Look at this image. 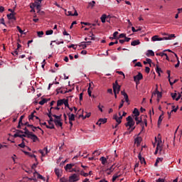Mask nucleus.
I'll list each match as a JSON object with an SVG mask.
<instances>
[{
	"label": "nucleus",
	"mask_w": 182,
	"mask_h": 182,
	"mask_svg": "<svg viewBox=\"0 0 182 182\" xmlns=\"http://www.w3.org/2000/svg\"><path fill=\"white\" fill-rule=\"evenodd\" d=\"M155 141L156 143V149L154 152V154H157V153H159V154H162L163 151V141L161 139H158L157 137H155Z\"/></svg>",
	"instance_id": "1"
},
{
	"label": "nucleus",
	"mask_w": 182,
	"mask_h": 182,
	"mask_svg": "<svg viewBox=\"0 0 182 182\" xmlns=\"http://www.w3.org/2000/svg\"><path fill=\"white\" fill-rule=\"evenodd\" d=\"M127 123L125 124V126L127 127H129L128 130H130V133H132V132H133V130H134V129H136V127H133L134 126V121L133 120V118L131 116H129L128 117H127Z\"/></svg>",
	"instance_id": "2"
},
{
	"label": "nucleus",
	"mask_w": 182,
	"mask_h": 182,
	"mask_svg": "<svg viewBox=\"0 0 182 182\" xmlns=\"http://www.w3.org/2000/svg\"><path fill=\"white\" fill-rule=\"evenodd\" d=\"M53 117H54V123L57 127H61L63 126V122H62V114L56 115L53 114Z\"/></svg>",
	"instance_id": "3"
},
{
	"label": "nucleus",
	"mask_w": 182,
	"mask_h": 182,
	"mask_svg": "<svg viewBox=\"0 0 182 182\" xmlns=\"http://www.w3.org/2000/svg\"><path fill=\"white\" fill-rule=\"evenodd\" d=\"M121 86L119 85V82L115 81V83L113 84V90L115 99H117V95L120 92Z\"/></svg>",
	"instance_id": "4"
},
{
	"label": "nucleus",
	"mask_w": 182,
	"mask_h": 182,
	"mask_svg": "<svg viewBox=\"0 0 182 182\" xmlns=\"http://www.w3.org/2000/svg\"><path fill=\"white\" fill-rule=\"evenodd\" d=\"M27 137L28 139H31V140H33V143H36V141H39V138L38 136L33 134V132H27Z\"/></svg>",
	"instance_id": "5"
},
{
	"label": "nucleus",
	"mask_w": 182,
	"mask_h": 182,
	"mask_svg": "<svg viewBox=\"0 0 182 182\" xmlns=\"http://www.w3.org/2000/svg\"><path fill=\"white\" fill-rule=\"evenodd\" d=\"M79 180H80V176L76 173H73L69 176L70 182H77L79 181Z\"/></svg>",
	"instance_id": "6"
},
{
	"label": "nucleus",
	"mask_w": 182,
	"mask_h": 182,
	"mask_svg": "<svg viewBox=\"0 0 182 182\" xmlns=\"http://www.w3.org/2000/svg\"><path fill=\"white\" fill-rule=\"evenodd\" d=\"M143 79V74L141 73H139L138 75L134 76V82L136 83V85H139L140 82V80Z\"/></svg>",
	"instance_id": "7"
},
{
	"label": "nucleus",
	"mask_w": 182,
	"mask_h": 182,
	"mask_svg": "<svg viewBox=\"0 0 182 182\" xmlns=\"http://www.w3.org/2000/svg\"><path fill=\"white\" fill-rule=\"evenodd\" d=\"M68 120H69V124H70V127H73V122H75V114L68 113Z\"/></svg>",
	"instance_id": "8"
},
{
	"label": "nucleus",
	"mask_w": 182,
	"mask_h": 182,
	"mask_svg": "<svg viewBox=\"0 0 182 182\" xmlns=\"http://www.w3.org/2000/svg\"><path fill=\"white\" fill-rule=\"evenodd\" d=\"M119 117L117 116V114H114L113 116L114 120H115L117 123V124H120L122 123V119H123V116H122V114L119 112Z\"/></svg>",
	"instance_id": "9"
},
{
	"label": "nucleus",
	"mask_w": 182,
	"mask_h": 182,
	"mask_svg": "<svg viewBox=\"0 0 182 182\" xmlns=\"http://www.w3.org/2000/svg\"><path fill=\"white\" fill-rule=\"evenodd\" d=\"M56 92H57V95H59V93H61V95H65V93H68V88H65V87L58 88L56 90Z\"/></svg>",
	"instance_id": "10"
},
{
	"label": "nucleus",
	"mask_w": 182,
	"mask_h": 182,
	"mask_svg": "<svg viewBox=\"0 0 182 182\" xmlns=\"http://www.w3.org/2000/svg\"><path fill=\"white\" fill-rule=\"evenodd\" d=\"M39 153H41L42 157H45L48 153H49V151H48V147H44L43 149H40L38 151Z\"/></svg>",
	"instance_id": "11"
},
{
	"label": "nucleus",
	"mask_w": 182,
	"mask_h": 182,
	"mask_svg": "<svg viewBox=\"0 0 182 182\" xmlns=\"http://www.w3.org/2000/svg\"><path fill=\"white\" fill-rule=\"evenodd\" d=\"M107 123V118H100L98 122L96 123L98 126H102V124H105Z\"/></svg>",
	"instance_id": "12"
},
{
	"label": "nucleus",
	"mask_w": 182,
	"mask_h": 182,
	"mask_svg": "<svg viewBox=\"0 0 182 182\" xmlns=\"http://www.w3.org/2000/svg\"><path fill=\"white\" fill-rule=\"evenodd\" d=\"M139 124L141 127V132H144V126L147 127V119H144L141 123H139Z\"/></svg>",
	"instance_id": "13"
},
{
	"label": "nucleus",
	"mask_w": 182,
	"mask_h": 182,
	"mask_svg": "<svg viewBox=\"0 0 182 182\" xmlns=\"http://www.w3.org/2000/svg\"><path fill=\"white\" fill-rule=\"evenodd\" d=\"M121 95H122V96H124V99H125V102L127 103V105H130V100H129V95H127V93H126V92L124 91H122L121 92Z\"/></svg>",
	"instance_id": "14"
},
{
	"label": "nucleus",
	"mask_w": 182,
	"mask_h": 182,
	"mask_svg": "<svg viewBox=\"0 0 182 182\" xmlns=\"http://www.w3.org/2000/svg\"><path fill=\"white\" fill-rule=\"evenodd\" d=\"M171 96L173 100H176V102H178V100H180V98L181 97V94H178V96L177 97V93H171Z\"/></svg>",
	"instance_id": "15"
},
{
	"label": "nucleus",
	"mask_w": 182,
	"mask_h": 182,
	"mask_svg": "<svg viewBox=\"0 0 182 182\" xmlns=\"http://www.w3.org/2000/svg\"><path fill=\"white\" fill-rule=\"evenodd\" d=\"M16 15V13H10L7 14V18L9 21L12 19L14 21H16V17H15Z\"/></svg>",
	"instance_id": "16"
},
{
	"label": "nucleus",
	"mask_w": 182,
	"mask_h": 182,
	"mask_svg": "<svg viewBox=\"0 0 182 182\" xmlns=\"http://www.w3.org/2000/svg\"><path fill=\"white\" fill-rule=\"evenodd\" d=\"M75 166V164H68L65 166V171H70L72 168Z\"/></svg>",
	"instance_id": "17"
},
{
	"label": "nucleus",
	"mask_w": 182,
	"mask_h": 182,
	"mask_svg": "<svg viewBox=\"0 0 182 182\" xmlns=\"http://www.w3.org/2000/svg\"><path fill=\"white\" fill-rule=\"evenodd\" d=\"M90 43H92V41L82 42V43L80 45V48L85 49V48H87V45H90Z\"/></svg>",
	"instance_id": "18"
},
{
	"label": "nucleus",
	"mask_w": 182,
	"mask_h": 182,
	"mask_svg": "<svg viewBox=\"0 0 182 182\" xmlns=\"http://www.w3.org/2000/svg\"><path fill=\"white\" fill-rule=\"evenodd\" d=\"M157 41H164V38H160V37H159V36H154L151 38V41L152 42H156Z\"/></svg>",
	"instance_id": "19"
},
{
	"label": "nucleus",
	"mask_w": 182,
	"mask_h": 182,
	"mask_svg": "<svg viewBox=\"0 0 182 182\" xmlns=\"http://www.w3.org/2000/svg\"><path fill=\"white\" fill-rule=\"evenodd\" d=\"M138 159L140 161L141 164H146V159H144V158L141 156V153L138 154Z\"/></svg>",
	"instance_id": "20"
},
{
	"label": "nucleus",
	"mask_w": 182,
	"mask_h": 182,
	"mask_svg": "<svg viewBox=\"0 0 182 182\" xmlns=\"http://www.w3.org/2000/svg\"><path fill=\"white\" fill-rule=\"evenodd\" d=\"M141 137L140 136H137L135 139H134V143L135 144H136L137 147H139V146H140V143H141Z\"/></svg>",
	"instance_id": "21"
},
{
	"label": "nucleus",
	"mask_w": 182,
	"mask_h": 182,
	"mask_svg": "<svg viewBox=\"0 0 182 182\" xmlns=\"http://www.w3.org/2000/svg\"><path fill=\"white\" fill-rule=\"evenodd\" d=\"M25 125L27 126V127H31V129L33 132H36V127H34L33 124H29V123H28V122H26Z\"/></svg>",
	"instance_id": "22"
},
{
	"label": "nucleus",
	"mask_w": 182,
	"mask_h": 182,
	"mask_svg": "<svg viewBox=\"0 0 182 182\" xmlns=\"http://www.w3.org/2000/svg\"><path fill=\"white\" fill-rule=\"evenodd\" d=\"M35 113H36V111H33L29 116H28V120L31 122V120H33L35 119Z\"/></svg>",
	"instance_id": "23"
},
{
	"label": "nucleus",
	"mask_w": 182,
	"mask_h": 182,
	"mask_svg": "<svg viewBox=\"0 0 182 182\" xmlns=\"http://www.w3.org/2000/svg\"><path fill=\"white\" fill-rule=\"evenodd\" d=\"M33 174H38V178H39L40 180H43V181H46V178L43 177L42 175H41V173H38V172H34Z\"/></svg>",
	"instance_id": "24"
},
{
	"label": "nucleus",
	"mask_w": 182,
	"mask_h": 182,
	"mask_svg": "<svg viewBox=\"0 0 182 182\" xmlns=\"http://www.w3.org/2000/svg\"><path fill=\"white\" fill-rule=\"evenodd\" d=\"M156 72L158 73L159 76H161V73H163V70H161V68L159 67V65H156Z\"/></svg>",
	"instance_id": "25"
},
{
	"label": "nucleus",
	"mask_w": 182,
	"mask_h": 182,
	"mask_svg": "<svg viewBox=\"0 0 182 182\" xmlns=\"http://www.w3.org/2000/svg\"><path fill=\"white\" fill-rule=\"evenodd\" d=\"M133 113L134 114L135 117H139V116H140V112H139L137 108H134Z\"/></svg>",
	"instance_id": "26"
},
{
	"label": "nucleus",
	"mask_w": 182,
	"mask_h": 182,
	"mask_svg": "<svg viewBox=\"0 0 182 182\" xmlns=\"http://www.w3.org/2000/svg\"><path fill=\"white\" fill-rule=\"evenodd\" d=\"M131 45H132V46H137V45H140V41H139V40L133 41L131 43Z\"/></svg>",
	"instance_id": "27"
},
{
	"label": "nucleus",
	"mask_w": 182,
	"mask_h": 182,
	"mask_svg": "<svg viewBox=\"0 0 182 182\" xmlns=\"http://www.w3.org/2000/svg\"><path fill=\"white\" fill-rule=\"evenodd\" d=\"M100 160L102 162V164L105 165L107 163V159H106V157L105 156H102L100 159Z\"/></svg>",
	"instance_id": "28"
},
{
	"label": "nucleus",
	"mask_w": 182,
	"mask_h": 182,
	"mask_svg": "<svg viewBox=\"0 0 182 182\" xmlns=\"http://www.w3.org/2000/svg\"><path fill=\"white\" fill-rule=\"evenodd\" d=\"M106 18H107V16L106 14H102V16L100 18L101 22L102 23H106Z\"/></svg>",
	"instance_id": "29"
},
{
	"label": "nucleus",
	"mask_w": 182,
	"mask_h": 182,
	"mask_svg": "<svg viewBox=\"0 0 182 182\" xmlns=\"http://www.w3.org/2000/svg\"><path fill=\"white\" fill-rule=\"evenodd\" d=\"M146 56H154V51L151 50H148L146 52Z\"/></svg>",
	"instance_id": "30"
},
{
	"label": "nucleus",
	"mask_w": 182,
	"mask_h": 182,
	"mask_svg": "<svg viewBox=\"0 0 182 182\" xmlns=\"http://www.w3.org/2000/svg\"><path fill=\"white\" fill-rule=\"evenodd\" d=\"M65 102V99H62V100H58L57 101V106L59 107V106H62L63 105Z\"/></svg>",
	"instance_id": "31"
},
{
	"label": "nucleus",
	"mask_w": 182,
	"mask_h": 182,
	"mask_svg": "<svg viewBox=\"0 0 182 182\" xmlns=\"http://www.w3.org/2000/svg\"><path fill=\"white\" fill-rule=\"evenodd\" d=\"M55 175L57 176V177H61L62 175L60 174V170L59 168H55Z\"/></svg>",
	"instance_id": "32"
},
{
	"label": "nucleus",
	"mask_w": 182,
	"mask_h": 182,
	"mask_svg": "<svg viewBox=\"0 0 182 182\" xmlns=\"http://www.w3.org/2000/svg\"><path fill=\"white\" fill-rule=\"evenodd\" d=\"M48 99L43 98L41 101L38 102V104L41 105V106H43L45 103H48Z\"/></svg>",
	"instance_id": "33"
},
{
	"label": "nucleus",
	"mask_w": 182,
	"mask_h": 182,
	"mask_svg": "<svg viewBox=\"0 0 182 182\" xmlns=\"http://www.w3.org/2000/svg\"><path fill=\"white\" fill-rule=\"evenodd\" d=\"M107 171H108L107 174L110 175L112 174V173H113V171H114V168H113V166H112L109 168L107 170Z\"/></svg>",
	"instance_id": "34"
},
{
	"label": "nucleus",
	"mask_w": 182,
	"mask_h": 182,
	"mask_svg": "<svg viewBox=\"0 0 182 182\" xmlns=\"http://www.w3.org/2000/svg\"><path fill=\"white\" fill-rule=\"evenodd\" d=\"M171 38H176V35L174 34H171L168 36V37H164V41H168L171 39Z\"/></svg>",
	"instance_id": "35"
},
{
	"label": "nucleus",
	"mask_w": 182,
	"mask_h": 182,
	"mask_svg": "<svg viewBox=\"0 0 182 182\" xmlns=\"http://www.w3.org/2000/svg\"><path fill=\"white\" fill-rule=\"evenodd\" d=\"M49 125H46V128L47 129H55V125L53 124V123L50 122L48 123Z\"/></svg>",
	"instance_id": "36"
},
{
	"label": "nucleus",
	"mask_w": 182,
	"mask_h": 182,
	"mask_svg": "<svg viewBox=\"0 0 182 182\" xmlns=\"http://www.w3.org/2000/svg\"><path fill=\"white\" fill-rule=\"evenodd\" d=\"M79 171H80L79 169L73 168L70 171H69V173H79Z\"/></svg>",
	"instance_id": "37"
},
{
	"label": "nucleus",
	"mask_w": 182,
	"mask_h": 182,
	"mask_svg": "<svg viewBox=\"0 0 182 182\" xmlns=\"http://www.w3.org/2000/svg\"><path fill=\"white\" fill-rule=\"evenodd\" d=\"M135 120H136V124H139V123L142 122L143 120L141 119V118H139V117H135Z\"/></svg>",
	"instance_id": "38"
},
{
	"label": "nucleus",
	"mask_w": 182,
	"mask_h": 182,
	"mask_svg": "<svg viewBox=\"0 0 182 182\" xmlns=\"http://www.w3.org/2000/svg\"><path fill=\"white\" fill-rule=\"evenodd\" d=\"M63 105L65 106V107H69V100L65 99Z\"/></svg>",
	"instance_id": "39"
},
{
	"label": "nucleus",
	"mask_w": 182,
	"mask_h": 182,
	"mask_svg": "<svg viewBox=\"0 0 182 182\" xmlns=\"http://www.w3.org/2000/svg\"><path fill=\"white\" fill-rule=\"evenodd\" d=\"M92 89L90 88V87L87 89V93H88V96H90V97H92Z\"/></svg>",
	"instance_id": "40"
},
{
	"label": "nucleus",
	"mask_w": 182,
	"mask_h": 182,
	"mask_svg": "<svg viewBox=\"0 0 182 182\" xmlns=\"http://www.w3.org/2000/svg\"><path fill=\"white\" fill-rule=\"evenodd\" d=\"M80 176H83V177H87L89 176V173H85L83 171H80Z\"/></svg>",
	"instance_id": "41"
},
{
	"label": "nucleus",
	"mask_w": 182,
	"mask_h": 182,
	"mask_svg": "<svg viewBox=\"0 0 182 182\" xmlns=\"http://www.w3.org/2000/svg\"><path fill=\"white\" fill-rule=\"evenodd\" d=\"M119 177H120V175H114L112 177V182H115L116 180H117V178H119Z\"/></svg>",
	"instance_id": "42"
},
{
	"label": "nucleus",
	"mask_w": 182,
	"mask_h": 182,
	"mask_svg": "<svg viewBox=\"0 0 182 182\" xmlns=\"http://www.w3.org/2000/svg\"><path fill=\"white\" fill-rule=\"evenodd\" d=\"M25 139H23V141L21 142V144H18V146L21 147V149H23V147H25Z\"/></svg>",
	"instance_id": "43"
},
{
	"label": "nucleus",
	"mask_w": 182,
	"mask_h": 182,
	"mask_svg": "<svg viewBox=\"0 0 182 182\" xmlns=\"http://www.w3.org/2000/svg\"><path fill=\"white\" fill-rule=\"evenodd\" d=\"M156 95H157V97L159 98V99H161V92H159L157 90H156ZM158 99V102H159V100Z\"/></svg>",
	"instance_id": "44"
},
{
	"label": "nucleus",
	"mask_w": 182,
	"mask_h": 182,
	"mask_svg": "<svg viewBox=\"0 0 182 182\" xmlns=\"http://www.w3.org/2000/svg\"><path fill=\"white\" fill-rule=\"evenodd\" d=\"M178 80H174L173 82H171V78H169V83L171 85V86H173L174 85V83H176V82H178Z\"/></svg>",
	"instance_id": "45"
},
{
	"label": "nucleus",
	"mask_w": 182,
	"mask_h": 182,
	"mask_svg": "<svg viewBox=\"0 0 182 182\" xmlns=\"http://www.w3.org/2000/svg\"><path fill=\"white\" fill-rule=\"evenodd\" d=\"M28 156L29 157H31V158L33 157V159H35V161H38V159L36 158V156L35 154L29 153Z\"/></svg>",
	"instance_id": "46"
},
{
	"label": "nucleus",
	"mask_w": 182,
	"mask_h": 182,
	"mask_svg": "<svg viewBox=\"0 0 182 182\" xmlns=\"http://www.w3.org/2000/svg\"><path fill=\"white\" fill-rule=\"evenodd\" d=\"M43 31H38L37 32V35L38 36V38H42V36H43Z\"/></svg>",
	"instance_id": "47"
},
{
	"label": "nucleus",
	"mask_w": 182,
	"mask_h": 182,
	"mask_svg": "<svg viewBox=\"0 0 182 182\" xmlns=\"http://www.w3.org/2000/svg\"><path fill=\"white\" fill-rule=\"evenodd\" d=\"M156 56H161V58L164 57V55H166L165 53L162 52V53H156Z\"/></svg>",
	"instance_id": "48"
},
{
	"label": "nucleus",
	"mask_w": 182,
	"mask_h": 182,
	"mask_svg": "<svg viewBox=\"0 0 182 182\" xmlns=\"http://www.w3.org/2000/svg\"><path fill=\"white\" fill-rule=\"evenodd\" d=\"M53 33V30H48L46 31V35H52Z\"/></svg>",
	"instance_id": "49"
},
{
	"label": "nucleus",
	"mask_w": 182,
	"mask_h": 182,
	"mask_svg": "<svg viewBox=\"0 0 182 182\" xmlns=\"http://www.w3.org/2000/svg\"><path fill=\"white\" fill-rule=\"evenodd\" d=\"M162 116L163 115L159 116V118L158 119V124H161V122H163Z\"/></svg>",
	"instance_id": "50"
},
{
	"label": "nucleus",
	"mask_w": 182,
	"mask_h": 182,
	"mask_svg": "<svg viewBox=\"0 0 182 182\" xmlns=\"http://www.w3.org/2000/svg\"><path fill=\"white\" fill-rule=\"evenodd\" d=\"M0 23H1L2 25H4V26H6V24L5 23V19L4 18H1L0 19Z\"/></svg>",
	"instance_id": "51"
},
{
	"label": "nucleus",
	"mask_w": 182,
	"mask_h": 182,
	"mask_svg": "<svg viewBox=\"0 0 182 182\" xmlns=\"http://www.w3.org/2000/svg\"><path fill=\"white\" fill-rule=\"evenodd\" d=\"M124 105V100H122L121 103L119 106V109H122Z\"/></svg>",
	"instance_id": "52"
},
{
	"label": "nucleus",
	"mask_w": 182,
	"mask_h": 182,
	"mask_svg": "<svg viewBox=\"0 0 182 182\" xmlns=\"http://www.w3.org/2000/svg\"><path fill=\"white\" fill-rule=\"evenodd\" d=\"M60 182H70V181H69V180L66 179L65 178H61L60 179Z\"/></svg>",
	"instance_id": "53"
},
{
	"label": "nucleus",
	"mask_w": 182,
	"mask_h": 182,
	"mask_svg": "<svg viewBox=\"0 0 182 182\" xmlns=\"http://www.w3.org/2000/svg\"><path fill=\"white\" fill-rule=\"evenodd\" d=\"M16 28H17V30L18 31V32L20 33H21V35L23 34V31H22V29L21 28V27H19V26H17Z\"/></svg>",
	"instance_id": "54"
},
{
	"label": "nucleus",
	"mask_w": 182,
	"mask_h": 182,
	"mask_svg": "<svg viewBox=\"0 0 182 182\" xmlns=\"http://www.w3.org/2000/svg\"><path fill=\"white\" fill-rule=\"evenodd\" d=\"M63 35L66 36H69L70 38H71L70 34L68 33V31H66V30H65L63 32Z\"/></svg>",
	"instance_id": "55"
},
{
	"label": "nucleus",
	"mask_w": 182,
	"mask_h": 182,
	"mask_svg": "<svg viewBox=\"0 0 182 182\" xmlns=\"http://www.w3.org/2000/svg\"><path fill=\"white\" fill-rule=\"evenodd\" d=\"M90 116H92V113L88 112V113H87V114L85 115V117H83V119H86V118H87V117H90Z\"/></svg>",
	"instance_id": "56"
},
{
	"label": "nucleus",
	"mask_w": 182,
	"mask_h": 182,
	"mask_svg": "<svg viewBox=\"0 0 182 182\" xmlns=\"http://www.w3.org/2000/svg\"><path fill=\"white\" fill-rule=\"evenodd\" d=\"M25 117L24 115H21L19 119V124H22V120H23V118Z\"/></svg>",
	"instance_id": "57"
},
{
	"label": "nucleus",
	"mask_w": 182,
	"mask_h": 182,
	"mask_svg": "<svg viewBox=\"0 0 182 182\" xmlns=\"http://www.w3.org/2000/svg\"><path fill=\"white\" fill-rule=\"evenodd\" d=\"M117 73H118V75H122L124 79V77H126V76L124 75V73L122 71H117Z\"/></svg>",
	"instance_id": "58"
},
{
	"label": "nucleus",
	"mask_w": 182,
	"mask_h": 182,
	"mask_svg": "<svg viewBox=\"0 0 182 182\" xmlns=\"http://www.w3.org/2000/svg\"><path fill=\"white\" fill-rule=\"evenodd\" d=\"M89 39H90V41H95V34L92 33L91 36H90Z\"/></svg>",
	"instance_id": "59"
},
{
	"label": "nucleus",
	"mask_w": 182,
	"mask_h": 182,
	"mask_svg": "<svg viewBox=\"0 0 182 182\" xmlns=\"http://www.w3.org/2000/svg\"><path fill=\"white\" fill-rule=\"evenodd\" d=\"M135 66H137L138 68H141L142 65L141 63L138 62L135 64Z\"/></svg>",
	"instance_id": "60"
},
{
	"label": "nucleus",
	"mask_w": 182,
	"mask_h": 182,
	"mask_svg": "<svg viewBox=\"0 0 182 182\" xmlns=\"http://www.w3.org/2000/svg\"><path fill=\"white\" fill-rule=\"evenodd\" d=\"M145 72H146V73H150V68L146 67L145 68Z\"/></svg>",
	"instance_id": "61"
},
{
	"label": "nucleus",
	"mask_w": 182,
	"mask_h": 182,
	"mask_svg": "<svg viewBox=\"0 0 182 182\" xmlns=\"http://www.w3.org/2000/svg\"><path fill=\"white\" fill-rule=\"evenodd\" d=\"M164 178H159L158 180L156 181V182H164Z\"/></svg>",
	"instance_id": "62"
},
{
	"label": "nucleus",
	"mask_w": 182,
	"mask_h": 182,
	"mask_svg": "<svg viewBox=\"0 0 182 182\" xmlns=\"http://www.w3.org/2000/svg\"><path fill=\"white\" fill-rule=\"evenodd\" d=\"M82 100H83V92L80 94V101L82 102Z\"/></svg>",
	"instance_id": "63"
},
{
	"label": "nucleus",
	"mask_w": 182,
	"mask_h": 182,
	"mask_svg": "<svg viewBox=\"0 0 182 182\" xmlns=\"http://www.w3.org/2000/svg\"><path fill=\"white\" fill-rule=\"evenodd\" d=\"M119 38H126V35L124 34V33H121L120 35H119Z\"/></svg>",
	"instance_id": "64"
}]
</instances>
